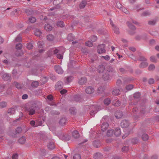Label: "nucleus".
Returning a JSON list of instances; mask_svg holds the SVG:
<instances>
[{"label": "nucleus", "mask_w": 159, "mask_h": 159, "mask_svg": "<svg viewBox=\"0 0 159 159\" xmlns=\"http://www.w3.org/2000/svg\"><path fill=\"white\" fill-rule=\"evenodd\" d=\"M105 69V66L103 65L99 66L97 68L98 70L99 73L103 72Z\"/></svg>", "instance_id": "nucleus-18"}, {"label": "nucleus", "mask_w": 159, "mask_h": 159, "mask_svg": "<svg viewBox=\"0 0 159 159\" xmlns=\"http://www.w3.org/2000/svg\"><path fill=\"white\" fill-rule=\"evenodd\" d=\"M42 32L41 31L38 29H36L35 30V34L37 36H40Z\"/></svg>", "instance_id": "nucleus-34"}, {"label": "nucleus", "mask_w": 159, "mask_h": 159, "mask_svg": "<svg viewBox=\"0 0 159 159\" xmlns=\"http://www.w3.org/2000/svg\"><path fill=\"white\" fill-rule=\"evenodd\" d=\"M2 78L4 80L8 81L10 80L11 76L9 74L5 73L3 75Z\"/></svg>", "instance_id": "nucleus-14"}, {"label": "nucleus", "mask_w": 159, "mask_h": 159, "mask_svg": "<svg viewBox=\"0 0 159 159\" xmlns=\"http://www.w3.org/2000/svg\"><path fill=\"white\" fill-rule=\"evenodd\" d=\"M7 103L4 102H0V108H3L6 107L7 106Z\"/></svg>", "instance_id": "nucleus-37"}, {"label": "nucleus", "mask_w": 159, "mask_h": 159, "mask_svg": "<svg viewBox=\"0 0 159 159\" xmlns=\"http://www.w3.org/2000/svg\"><path fill=\"white\" fill-rule=\"evenodd\" d=\"M97 51L98 53L99 54L105 53L106 51L104 44H102L99 45L98 47Z\"/></svg>", "instance_id": "nucleus-2"}, {"label": "nucleus", "mask_w": 159, "mask_h": 159, "mask_svg": "<svg viewBox=\"0 0 159 159\" xmlns=\"http://www.w3.org/2000/svg\"><path fill=\"white\" fill-rule=\"evenodd\" d=\"M109 125L107 123H102L101 126V130L102 131H105L108 128Z\"/></svg>", "instance_id": "nucleus-13"}, {"label": "nucleus", "mask_w": 159, "mask_h": 159, "mask_svg": "<svg viewBox=\"0 0 159 159\" xmlns=\"http://www.w3.org/2000/svg\"><path fill=\"white\" fill-rule=\"evenodd\" d=\"M43 42L41 41H39L38 43V47L39 48H41L43 45Z\"/></svg>", "instance_id": "nucleus-62"}, {"label": "nucleus", "mask_w": 159, "mask_h": 159, "mask_svg": "<svg viewBox=\"0 0 159 159\" xmlns=\"http://www.w3.org/2000/svg\"><path fill=\"white\" fill-rule=\"evenodd\" d=\"M26 110L30 115H32L35 113V109L34 107H31L27 108Z\"/></svg>", "instance_id": "nucleus-6"}, {"label": "nucleus", "mask_w": 159, "mask_h": 159, "mask_svg": "<svg viewBox=\"0 0 159 159\" xmlns=\"http://www.w3.org/2000/svg\"><path fill=\"white\" fill-rule=\"evenodd\" d=\"M102 57L106 61H108L109 60L110 57L108 55H107L106 56H102Z\"/></svg>", "instance_id": "nucleus-63"}, {"label": "nucleus", "mask_w": 159, "mask_h": 159, "mask_svg": "<svg viewBox=\"0 0 159 159\" xmlns=\"http://www.w3.org/2000/svg\"><path fill=\"white\" fill-rule=\"evenodd\" d=\"M22 48V45L21 43L17 44L16 46V48L17 50H20Z\"/></svg>", "instance_id": "nucleus-55"}, {"label": "nucleus", "mask_w": 159, "mask_h": 159, "mask_svg": "<svg viewBox=\"0 0 159 159\" xmlns=\"http://www.w3.org/2000/svg\"><path fill=\"white\" fill-rule=\"evenodd\" d=\"M54 69L59 74H62L63 73V71L61 68L59 66H55Z\"/></svg>", "instance_id": "nucleus-8"}, {"label": "nucleus", "mask_w": 159, "mask_h": 159, "mask_svg": "<svg viewBox=\"0 0 159 159\" xmlns=\"http://www.w3.org/2000/svg\"><path fill=\"white\" fill-rule=\"evenodd\" d=\"M48 148L50 150H52L55 148V146L53 142H49L47 145Z\"/></svg>", "instance_id": "nucleus-21"}, {"label": "nucleus", "mask_w": 159, "mask_h": 159, "mask_svg": "<svg viewBox=\"0 0 159 159\" xmlns=\"http://www.w3.org/2000/svg\"><path fill=\"white\" fill-rule=\"evenodd\" d=\"M106 72L108 73H112L113 74H114L116 73V71L115 69L111 66L107 68V71Z\"/></svg>", "instance_id": "nucleus-19"}, {"label": "nucleus", "mask_w": 159, "mask_h": 159, "mask_svg": "<svg viewBox=\"0 0 159 159\" xmlns=\"http://www.w3.org/2000/svg\"><path fill=\"white\" fill-rule=\"evenodd\" d=\"M39 83L37 81H34L32 82L31 84V86L34 88H36L39 85Z\"/></svg>", "instance_id": "nucleus-36"}, {"label": "nucleus", "mask_w": 159, "mask_h": 159, "mask_svg": "<svg viewBox=\"0 0 159 159\" xmlns=\"http://www.w3.org/2000/svg\"><path fill=\"white\" fill-rule=\"evenodd\" d=\"M51 113L53 115H58L60 114V112L57 111H51Z\"/></svg>", "instance_id": "nucleus-60"}, {"label": "nucleus", "mask_w": 159, "mask_h": 159, "mask_svg": "<svg viewBox=\"0 0 159 159\" xmlns=\"http://www.w3.org/2000/svg\"><path fill=\"white\" fill-rule=\"evenodd\" d=\"M129 148L128 146H124L122 148V150L124 152H126L129 150Z\"/></svg>", "instance_id": "nucleus-51"}, {"label": "nucleus", "mask_w": 159, "mask_h": 159, "mask_svg": "<svg viewBox=\"0 0 159 159\" xmlns=\"http://www.w3.org/2000/svg\"><path fill=\"white\" fill-rule=\"evenodd\" d=\"M62 2V0H54L53 3L54 4H58Z\"/></svg>", "instance_id": "nucleus-53"}, {"label": "nucleus", "mask_w": 159, "mask_h": 159, "mask_svg": "<svg viewBox=\"0 0 159 159\" xmlns=\"http://www.w3.org/2000/svg\"><path fill=\"white\" fill-rule=\"evenodd\" d=\"M94 91V89L91 86L88 87L85 89L86 93L88 94H91L93 93Z\"/></svg>", "instance_id": "nucleus-9"}, {"label": "nucleus", "mask_w": 159, "mask_h": 159, "mask_svg": "<svg viewBox=\"0 0 159 159\" xmlns=\"http://www.w3.org/2000/svg\"><path fill=\"white\" fill-rule=\"evenodd\" d=\"M15 112V110L14 108H11L8 111V113L10 115L13 114Z\"/></svg>", "instance_id": "nucleus-32"}, {"label": "nucleus", "mask_w": 159, "mask_h": 159, "mask_svg": "<svg viewBox=\"0 0 159 159\" xmlns=\"http://www.w3.org/2000/svg\"><path fill=\"white\" fill-rule=\"evenodd\" d=\"M48 57H50L53 54V51L52 49H50L47 52Z\"/></svg>", "instance_id": "nucleus-61"}, {"label": "nucleus", "mask_w": 159, "mask_h": 159, "mask_svg": "<svg viewBox=\"0 0 159 159\" xmlns=\"http://www.w3.org/2000/svg\"><path fill=\"white\" fill-rule=\"evenodd\" d=\"M133 80V78L130 77H128L124 79V81L125 82L130 81Z\"/></svg>", "instance_id": "nucleus-59"}, {"label": "nucleus", "mask_w": 159, "mask_h": 159, "mask_svg": "<svg viewBox=\"0 0 159 159\" xmlns=\"http://www.w3.org/2000/svg\"><path fill=\"white\" fill-rule=\"evenodd\" d=\"M150 60L152 62L156 63L157 60V58L154 56H152L150 57Z\"/></svg>", "instance_id": "nucleus-44"}, {"label": "nucleus", "mask_w": 159, "mask_h": 159, "mask_svg": "<svg viewBox=\"0 0 159 159\" xmlns=\"http://www.w3.org/2000/svg\"><path fill=\"white\" fill-rule=\"evenodd\" d=\"M13 84L18 89H21L22 87V85L16 82H13Z\"/></svg>", "instance_id": "nucleus-30"}, {"label": "nucleus", "mask_w": 159, "mask_h": 159, "mask_svg": "<svg viewBox=\"0 0 159 159\" xmlns=\"http://www.w3.org/2000/svg\"><path fill=\"white\" fill-rule=\"evenodd\" d=\"M114 133L113 130L112 129H109L107 131V135L108 137H111L113 135Z\"/></svg>", "instance_id": "nucleus-27"}, {"label": "nucleus", "mask_w": 159, "mask_h": 159, "mask_svg": "<svg viewBox=\"0 0 159 159\" xmlns=\"http://www.w3.org/2000/svg\"><path fill=\"white\" fill-rule=\"evenodd\" d=\"M44 28L47 31H50L52 29V26L50 24H48L45 25Z\"/></svg>", "instance_id": "nucleus-23"}, {"label": "nucleus", "mask_w": 159, "mask_h": 159, "mask_svg": "<svg viewBox=\"0 0 159 159\" xmlns=\"http://www.w3.org/2000/svg\"><path fill=\"white\" fill-rule=\"evenodd\" d=\"M113 105L116 107H119L120 104V102L119 100H116L112 102Z\"/></svg>", "instance_id": "nucleus-26"}, {"label": "nucleus", "mask_w": 159, "mask_h": 159, "mask_svg": "<svg viewBox=\"0 0 159 159\" xmlns=\"http://www.w3.org/2000/svg\"><path fill=\"white\" fill-rule=\"evenodd\" d=\"M80 136L78 131L76 130L74 131L72 133V137L75 139L78 138Z\"/></svg>", "instance_id": "nucleus-12"}, {"label": "nucleus", "mask_w": 159, "mask_h": 159, "mask_svg": "<svg viewBox=\"0 0 159 159\" xmlns=\"http://www.w3.org/2000/svg\"><path fill=\"white\" fill-rule=\"evenodd\" d=\"M142 138L143 141H146L149 139V137L147 134H143L142 135Z\"/></svg>", "instance_id": "nucleus-31"}, {"label": "nucleus", "mask_w": 159, "mask_h": 159, "mask_svg": "<svg viewBox=\"0 0 159 159\" xmlns=\"http://www.w3.org/2000/svg\"><path fill=\"white\" fill-rule=\"evenodd\" d=\"M22 130L21 128L20 127H18L16 129V134H19L20 133Z\"/></svg>", "instance_id": "nucleus-57"}, {"label": "nucleus", "mask_w": 159, "mask_h": 159, "mask_svg": "<svg viewBox=\"0 0 159 159\" xmlns=\"http://www.w3.org/2000/svg\"><path fill=\"white\" fill-rule=\"evenodd\" d=\"M33 46L32 44L31 43H28L27 46V48L30 50L33 48Z\"/></svg>", "instance_id": "nucleus-58"}, {"label": "nucleus", "mask_w": 159, "mask_h": 159, "mask_svg": "<svg viewBox=\"0 0 159 159\" xmlns=\"http://www.w3.org/2000/svg\"><path fill=\"white\" fill-rule=\"evenodd\" d=\"M115 115L117 119H119L122 117L123 114L121 111L119 110L116 111Z\"/></svg>", "instance_id": "nucleus-11"}, {"label": "nucleus", "mask_w": 159, "mask_h": 159, "mask_svg": "<svg viewBox=\"0 0 159 159\" xmlns=\"http://www.w3.org/2000/svg\"><path fill=\"white\" fill-rule=\"evenodd\" d=\"M86 45L89 47H92L93 45V43L90 41H88L85 42Z\"/></svg>", "instance_id": "nucleus-54"}, {"label": "nucleus", "mask_w": 159, "mask_h": 159, "mask_svg": "<svg viewBox=\"0 0 159 159\" xmlns=\"http://www.w3.org/2000/svg\"><path fill=\"white\" fill-rule=\"evenodd\" d=\"M114 134L116 136H118L121 134V132L119 128H117L115 129L114 132Z\"/></svg>", "instance_id": "nucleus-20"}, {"label": "nucleus", "mask_w": 159, "mask_h": 159, "mask_svg": "<svg viewBox=\"0 0 159 159\" xmlns=\"http://www.w3.org/2000/svg\"><path fill=\"white\" fill-rule=\"evenodd\" d=\"M150 12L148 11H146L143 12L141 14L142 16H145L149 15L150 14Z\"/></svg>", "instance_id": "nucleus-41"}, {"label": "nucleus", "mask_w": 159, "mask_h": 159, "mask_svg": "<svg viewBox=\"0 0 159 159\" xmlns=\"http://www.w3.org/2000/svg\"><path fill=\"white\" fill-rule=\"evenodd\" d=\"M66 119L65 118H62L60 120L59 123L60 125H63L66 124Z\"/></svg>", "instance_id": "nucleus-22"}, {"label": "nucleus", "mask_w": 159, "mask_h": 159, "mask_svg": "<svg viewBox=\"0 0 159 159\" xmlns=\"http://www.w3.org/2000/svg\"><path fill=\"white\" fill-rule=\"evenodd\" d=\"M102 157L101 154L99 152L95 153L93 156V158L95 159H99Z\"/></svg>", "instance_id": "nucleus-25"}, {"label": "nucleus", "mask_w": 159, "mask_h": 159, "mask_svg": "<svg viewBox=\"0 0 159 159\" xmlns=\"http://www.w3.org/2000/svg\"><path fill=\"white\" fill-rule=\"evenodd\" d=\"M102 78L105 81H107L110 80L111 76L109 73L105 72L103 74Z\"/></svg>", "instance_id": "nucleus-5"}, {"label": "nucleus", "mask_w": 159, "mask_h": 159, "mask_svg": "<svg viewBox=\"0 0 159 159\" xmlns=\"http://www.w3.org/2000/svg\"><path fill=\"white\" fill-rule=\"evenodd\" d=\"M81 156L78 154H75L73 157V159H80Z\"/></svg>", "instance_id": "nucleus-52"}, {"label": "nucleus", "mask_w": 159, "mask_h": 159, "mask_svg": "<svg viewBox=\"0 0 159 159\" xmlns=\"http://www.w3.org/2000/svg\"><path fill=\"white\" fill-rule=\"evenodd\" d=\"M73 77L72 76H68L66 78V80L68 83H69L71 81L73 80Z\"/></svg>", "instance_id": "nucleus-56"}, {"label": "nucleus", "mask_w": 159, "mask_h": 159, "mask_svg": "<svg viewBox=\"0 0 159 159\" xmlns=\"http://www.w3.org/2000/svg\"><path fill=\"white\" fill-rule=\"evenodd\" d=\"M89 107V109L91 110L90 112V115L93 117L95 114L99 110L98 106L95 105H92Z\"/></svg>", "instance_id": "nucleus-1"}, {"label": "nucleus", "mask_w": 159, "mask_h": 159, "mask_svg": "<svg viewBox=\"0 0 159 159\" xmlns=\"http://www.w3.org/2000/svg\"><path fill=\"white\" fill-rule=\"evenodd\" d=\"M67 39L69 41H73L75 39V37L73 34H70L68 35Z\"/></svg>", "instance_id": "nucleus-24"}, {"label": "nucleus", "mask_w": 159, "mask_h": 159, "mask_svg": "<svg viewBox=\"0 0 159 159\" xmlns=\"http://www.w3.org/2000/svg\"><path fill=\"white\" fill-rule=\"evenodd\" d=\"M141 95L140 93L139 92L136 93L134 95V97L135 98H140Z\"/></svg>", "instance_id": "nucleus-47"}, {"label": "nucleus", "mask_w": 159, "mask_h": 159, "mask_svg": "<svg viewBox=\"0 0 159 159\" xmlns=\"http://www.w3.org/2000/svg\"><path fill=\"white\" fill-rule=\"evenodd\" d=\"M63 84L61 81H58L55 85V89L56 90H60L63 87Z\"/></svg>", "instance_id": "nucleus-7"}, {"label": "nucleus", "mask_w": 159, "mask_h": 159, "mask_svg": "<svg viewBox=\"0 0 159 159\" xmlns=\"http://www.w3.org/2000/svg\"><path fill=\"white\" fill-rule=\"evenodd\" d=\"M155 68V66L154 64H151L149 65L148 68V69L149 71H152L154 70Z\"/></svg>", "instance_id": "nucleus-35"}, {"label": "nucleus", "mask_w": 159, "mask_h": 159, "mask_svg": "<svg viewBox=\"0 0 159 159\" xmlns=\"http://www.w3.org/2000/svg\"><path fill=\"white\" fill-rule=\"evenodd\" d=\"M70 112L72 114H75L76 113L75 108V107H71L70 109Z\"/></svg>", "instance_id": "nucleus-46"}, {"label": "nucleus", "mask_w": 159, "mask_h": 159, "mask_svg": "<svg viewBox=\"0 0 159 159\" xmlns=\"http://www.w3.org/2000/svg\"><path fill=\"white\" fill-rule=\"evenodd\" d=\"M105 88L103 87H99L97 90V92L98 93H101L103 92L104 91Z\"/></svg>", "instance_id": "nucleus-38"}, {"label": "nucleus", "mask_w": 159, "mask_h": 159, "mask_svg": "<svg viewBox=\"0 0 159 159\" xmlns=\"http://www.w3.org/2000/svg\"><path fill=\"white\" fill-rule=\"evenodd\" d=\"M70 138V136L67 134H62L60 136V138L63 140H69Z\"/></svg>", "instance_id": "nucleus-4"}, {"label": "nucleus", "mask_w": 159, "mask_h": 159, "mask_svg": "<svg viewBox=\"0 0 159 159\" xmlns=\"http://www.w3.org/2000/svg\"><path fill=\"white\" fill-rule=\"evenodd\" d=\"M110 24L112 26V28L114 31V32L116 34H119L120 31L119 30V28L113 24V22L111 19H110Z\"/></svg>", "instance_id": "nucleus-3"}, {"label": "nucleus", "mask_w": 159, "mask_h": 159, "mask_svg": "<svg viewBox=\"0 0 159 159\" xmlns=\"http://www.w3.org/2000/svg\"><path fill=\"white\" fill-rule=\"evenodd\" d=\"M25 140L26 139L25 137L22 136L19 139L18 141L21 144H24L25 143Z\"/></svg>", "instance_id": "nucleus-33"}, {"label": "nucleus", "mask_w": 159, "mask_h": 159, "mask_svg": "<svg viewBox=\"0 0 159 159\" xmlns=\"http://www.w3.org/2000/svg\"><path fill=\"white\" fill-rule=\"evenodd\" d=\"M47 38L48 40L49 41H53L54 39V37L52 34H49L47 35Z\"/></svg>", "instance_id": "nucleus-28"}, {"label": "nucleus", "mask_w": 159, "mask_h": 159, "mask_svg": "<svg viewBox=\"0 0 159 159\" xmlns=\"http://www.w3.org/2000/svg\"><path fill=\"white\" fill-rule=\"evenodd\" d=\"M29 20L30 22L32 23L35 22L36 21V19L34 17L32 16L29 18Z\"/></svg>", "instance_id": "nucleus-43"}, {"label": "nucleus", "mask_w": 159, "mask_h": 159, "mask_svg": "<svg viewBox=\"0 0 159 159\" xmlns=\"http://www.w3.org/2000/svg\"><path fill=\"white\" fill-rule=\"evenodd\" d=\"M148 63L146 61L142 62L139 65V67L141 68H144L148 66Z\"/></svg>", "instance_id": "nucleus-15"}, {"label": "nucleus", "mask_w": 159, "mask_h": 159, "mask_svg": "<svg viewBox=\"0 0 159 159\" xmlns=\"http://www.w3.org/2000/svg\"><path fill=\"white\" fill-rule=\"evenodd\" d=\"M128 26L130 29L134 30H136V28L132 24L129 23V22H127Z\"/></svg>", "instance_id": "nucleus-40"}, {"label": "nucleus", "mask_w": 159, "mask_h": 159, "mask_svg": "<svg viewBox=\"0 0 159 159\" xmlns=\"http://www.w3.org/2000/svg\"><path fill=\"white\" fill-rule=\"evenodd\" d=\"M21 40V37L20 34H19L15 39V42H20Z\"/></svg>", "instance_id": "nucleus-49"}, {"label": "nucleus", "mask_w": 159, "mask_h": 159, "mask_svg": "<svg viewBox=\"0 0 159 159\" xmlns=\"http://www.w3.org/2000/svg\"><path fill=\"white\" fill-rule=\"evenodd\" d=\"M138 60L141 61H146L147 60V59L144 57L143 56H139V58L138 59Z\"/></svg>", "instance_id": "nucleus-50"}, {"label": "nucleus", "mask_w": 159, "mask_h": 159, "mask_svg": "<svg viewBox=\"0 0 159 159\" xmlns=\"http://www.w3.org/2000/svg\"><path fill=\"white\" fill-rule=\"evenodd\" d=\"M156 23V20H150L148 21V24L150 25H154Z\"/></svg>", "instance_id": "nucleus-45"}, {"label": "nucleus", "mask_w": 159, "mask_h": 159, "mask_svg": "<svg viewBox=\"0 0 159 159\" xmlns=\"http://www.w3.org/2000/svg\"><path fill=\"white\" fill-rule=\"evenodd\" d=\"M87 3L86 0H83L79 4V7L80 9H83L84 8Z\"/></svg>", "instance_id": "nucleus-16"}, {"label": "nucleus", "mask_w": 159, "mask_h": 159, "mask_svg": "<svg viewBox=\"0 0 159 159\" xmlns=\"http://www.w3.org/2000/svg\"><path fill=\"white\" fill-rule=\"evenodd\" d=\"M120 91L119 89H115L112 91V94L113 95H117L120 94Z\"/></svg>", "instance_id": "nucleus-29"}, {"label": "nucleus", "mask_w": 159, "mask_h": 159, "mask_svg": "<svg viewBox=\"0 0 159 159\" xmlns=\"http://www.w3.org/2000/svg\"><path fill=\"white\" fill-rule=\"evenodd\" d=\"M57 26L62 27L64 26V22L62 21H58L57 23Z\"/></svg>", "instance_id": "nucleus-42"}, {"label": "nucleus", "mask_w": 159, "mask_h": 159, "mask_svg": "<svg viewBox=\"0 0 159 159\" xmlns=\"http://www.w3.org/2000/svg\"><path fill=\"white\" fill-rule=\"evenodd\" d=\"M133 88V85L131 84L127 85L126 87V89L127 90H130Z\"/></svg>", "instance_id": "nucleus-48"}, {"label": "nucleus", "mask_w": 159, "mask_h": 159, "mask_svg": "<svg viewBox=\"0 0 159 159\" xmlns=\"http://www.w3.org/2000/svg\"><path fill=\"white\" fill-rule=\"evenodd\" d=\"M18 157V155L17 153H15L12 156V159H17Z\"/></svg>", "instance_id": "nucleus-64"}, {"label": "nucleus", "mask_w": 159, "mask_h": 159, "mask_svg": "<svg viewBox=\"0 0 159 159\" xmlns=\"http://www.w3.org/2000/svg\"><path fill=\"white\" fill-rule=\"evenodd\" d=\"M129 122L126 120H123L120 123V125L122 128H126L129 125Z\"/></svg>", "instance_id": "nucleus-10"}, {"label": "nucleus", "mask_w": 159, "mask_h": 159, "mask_svg": "<svg viewBox=\"0 0 159 159\" xmlns=\"http://www.w3.org/2000/svg\"><path fill=\"white\" fill-rule=\"evenodd\" d=\"M111 100L109 98L106 99L104 101V104L107 106L109 105L111 103Z\"/></svg>", "instance_id": "nucleus-39"}, {"label": "nucleus", "mask_w": 159, "mask_h": 159, "mask_svg": "<svg viewBox=\"0 0 159 159\" xmlns=\"http://www.w3.org/2000/svg\"><path fill=\"white\" fill-rule=\"evenodd\" d=\"M87 81V79L85 77H82L79 80V83L80 84L83 85L85 84Z\"/></svg>", "instance_id": "nucleus-17"}]
</instances>
